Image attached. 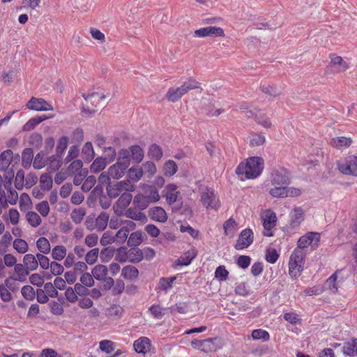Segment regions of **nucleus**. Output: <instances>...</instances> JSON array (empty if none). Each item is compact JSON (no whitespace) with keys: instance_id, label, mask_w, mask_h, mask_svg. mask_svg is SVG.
<instances>
[{"instance_id":"f257e3e1","label":"nucleus","mask_w":357,"mask_h":357,"mask_svg":"<svg viewBox=\"0 0 357 357\" xmlns=\"http://www.w3.org/2000/svg\"><path fill=\"white\" fill-rule=\"evenodd\" d=\"M264 169V160L260 157H251L245 163L241 162L236 169L238 175H244L247 179L258 177Z\"/></svg>"},{"instance_id":"f03ea898","label":"nucleus","mask_w":357,"mask_h":357,"mask_svg":"<svg viewBox=\"0 0 357 357\" xmlns=\"http://www.w3.org/2000/svg\"><path fill=\"white\" fill-rule=\"evenodd\" d=\"M130 164V152L127 149H121L116 163L112 165L108 169L109 176L115 179L122 177Z\"/></svg>"},{"instance_id":"7ed1b4c3","label":"nucleus","mask_w":357,"mask_h":357,"mask_svg":"<svg viewBox=\"0 0 357 357\" xmlns=\"http://www.w3.org/2000/svg\"><path fill=\"white\" fill-rule=\"evenodd\" d=\"M305 254L302 250L295 249L290 256L289 273L291 278L298 277L303 271Z\"/></svg>"},{"instance_id":"20e7f679","label":"nucleus","mask_w":357,"mask_h":357,"mask_svg":"<svg viewBox=\"0 0 357 357\" xmlns=\"http://www.w3.org/2000/svg\"><path fill=\"white\" fill-rule=\"evenodd\" d=\"M337 169L343 174L357 176V156L349 155L338 162Z\"/></svg>"},{"instance_id":"39448f33","label":"nucleus","mask_w":357,"mask_h":357,"mask_svg":"<svg viewBox=\"0 0 357 357\" xmlns=\"http://www.w3.org/2000/svg\"><path fill=\"white\" fill-rule=\"evenodd\" d=\"M201 202L207 209L218 210L220 206L218 199L211 188H206L201 192Z\"/></svg>"},{"instance_id":"423d86ee","label":"nucleus","mask_w":357,"mask_h":357,"mask_svg":"<svg viewBox=\"0 0 357 357\" xmlns=\"http://www.w3.org/2000/svg\"><path fill=\"white\" fill-rule=\"evenodd\" d=\"M254 235L250 229H245L240 233L234 248L238 250H243L248 248L253 242Z\"/></svg>"},{"instance_id":"0eeeda50","label":"nucleus","mask_w":357,"mask_h":357,"mask_svg":"<svg viewBox=\"0 0 357 357\" xmlns=\"http://www.w3.org/2000/svg\"><path fill=\"white\" fill-rule=\"evenodd\" d=\"M271 181L273 185H288L291 182L289 173L284 169L275 170L271 174Z\"/></svg>"},{"instance_id":"6e6552de","label":"nucleus","mask_w":357,"mask_h":357,"mask_svg":"<svg viewBox=\"0 0 357 357\" xmlns=\"http://www.w3.org/2000/svg\"><path fill=\"white\" fill-rule=\"evenodd\" d=\"M132 199V195L130 192H123L116 202L113 206V210L117 215H121L129 206Z\"/></svg>"},{"instance_id":"1a4fd4ad","label":"nucleus","mask_w":357,"mask_h":357,"mask_svg":"<svg viewBox=\"0 0 357 357\" xmlns=\"http://www.w3.org/2000/svg\"><path fill=\"white\" fill-rule=\"evenodd\" d=\"M195 34L197 37H223L225 36L224 30L220 27L206 26L201 28L195 31Z\"/></svg>"},{"instance_id":"9d476101","label":"nucleus","mask_w":357,"mask_h":357,"mask_svg":"<svg viewBox=\"0 0 357 357\" xmlns=\"http://www.w3.org/2000/svg\"><path fill=\"white\" fill-rule=\"evenodd\" d=\"M26 107L36 111H52V106L43 98L32 97L26 104Z\"/></svg>"},{"instance_id":"9b49d317","label":"nucleus","mask_w":357,"mask_h":357,"mask_svg":"<svg viewBox=\"0 0 357 357\" xmlns=\"http://www.w3.org/2000/svg\"><path fill=\"white\" fill-rule=\"evenodd\" d=\"M148 214L149 216L155 222H165L167 220V213L160 206L150 208Z\"/></svg>"},{"instance_id":"f8f14e48","label":"nucleus","mask_w":357,"mask_h":357,"mask_svg":"<svg viewBox=\"0 0 357 357\" xmlns=\"http://www.w3.org/2000/svg\"><path fill=\"white\" fill-rule=\"evenodd\" d=\"M150 340L146 337H141L133 343V347L137 353L145 354L151 348Z\"/></svg>"},{"instance_id":"ddd939ff","label":"nucleus","mask_w":357,"mask_h":357,"mask_svg":"<svg viewBox=\"0 0 357 357\" xmlns=\"http://www.w3.org/2000/svg\"><path fill=\"white\" fill-rule=\"evenodd\" d=\"M177 185L175 184H169L166 186L163 192H165V197L169 204H172L176 202L178 195L180 192L177 190Z\"/></svg>"},{"instance_id":"4468645a","label":"nucleus","mask_w":357,"mask_h":357,"mask_svg":"<svg viewBox=\"0 0 357 357\" xmlns=\"http://www.w3.org/2000/svg\"><path fill=\"white\" fill-rule=\"evenodd\" d=\"M13 158V153L7 149L0 154V171H6Z\"/></svg>"},{"instance_id":"2eb2a0df","label":"nucleus","mask_w":357,"mask_h":357,"mask_svg":"<svg viewBox=\"0 0 357 357\" xmlns=\"http://www.w3.org/2000/svg\"><path fill=\"white\" fill-rule=\"evenodd\" d=\"M303 220H304L303 211L300 207L296 208L290 213V226L292 228L299 226Z\"/></svg>"},{"instance_id":"dca6fc26","label":"nucleus","mask_w":357,"mask_h":357,"mask_svg":"<svg viewBox=\"0 0 357 357\" xmlns=\"http://www.w3.org/2000/svg\"><path fill=\"white\" fill-rule=\"evenodd\" d=\"M137 209V208L135 206L134 208H129L126 211L125 215L132 220H138L144 223L147 222V217L146 215L141 211H138Z\"/></svg>"},{"instance_id":"f3484780","label":"nucleus","mask_w":357,"mask_h":357,"mask_svg":"<svg viewBox=\"0 0 357 357\" xmlns=\"http://www.w3.org/2000/svg\"><path fill=\"white\" fill-rule=\"evenodd\" d=\"M197 251L195 248L186 251L177 259L178 264L181 266L189 265L197 256Z\"/></svg>"},{"instance_id":"a211bd4d","label":"nucleus","mask_w":357,"mask_h":357,"mask_svg":"<svg viewBox=\"0 0 357 357\" xmlns=\"http://www.w3.org/2000/svg\"><path fill=\"white\" fill-rule=\"evenodd\" d=\"M14 271L16 274V275H14L15 280L21 282H24L26 280V276L29 274L30 271L22 264H15Z\"/></svg>"},{"instance_id":"6ab92c4d","label":"nucleus","mask_w":357,"mask_h":357,"mask_svg":"<svg viewBox=\"0 0 357 357\" xmlns=\"http://www.w3.org/2000/svg\"><path fill=\"white\" fill-rule=\"evenodd\" d=\"M331 67L334 68V71L338 73L345 71L349 68V65L341 56H336L331 58Z\"/></svg>"},{"instance_id":"aec40b11","label":"nucleus","mask_w":357,"mask_h":357,"mask_svg":"<svg viewBox=\"0 0 357 357\" xmlns=\"http://www.w3.org/2000/svg\"><path fill=\"white\" fill-rule=\"evenodd\" d=\"M33 159V151L31 148H26L22 153V165L24 169L31 167Z\"/></svg>"},{"instance_id":"412c9836","label":"nucleus","mask_w":357,"mask_h":357,"mask_svg":"<svg viewBox=\"0 0 357 357\" xmlns=\"http://www.w3.org/2000/svg\"><path fill=\"white\" fill-rule=\"evenodd\" d=\"M149 198L142 194H137L133 199V205L137 209L142 211L146 209L150 204Z\"/></svg>"},{"instance_id":"4be33fe9","label":"nucleus","mask_w":357,"mask_h":357,"mask_svg":"<svg viewBox=\"0 0 357 357\" xmlns=\"http://www.w3.org/2000/svg\"><path fill=\"white\" fill-rule=\"evenodd\" d=\"M130 158L137 164L141 162L144 158V151L138 145H132L130 147Z\"/></svg>"},{"instance_id":"5701e85b","label":"nucleus","mask_w":357,"mask_h":357,"mask_svg":"<svg viewBox=\"0 0 357 357\" xmlns=\"http://www.w3.org/2000/svg\"><path fill=\"white\" fill-rule=\"evenodd\" d=\"M92 275L94 278L98 281H102L106 277L108 269L107 267L102 264L96 265L92 269Z\"/></svg>"},{"instance_id":"b1692460","label":"nucleus","mask_w":357,"mask_h":357,"mask_svg":"<svg viewBox=\"0 0 357 357\" xmlns=\"http://www.w3.org/2000/svg\"><path fill=\"white\" fill-rule=\"evenodd\" d=\"M128 177L134 182L139 181L144 175V170L142 167L133 166L128 171Z\"/></svg>"},{"instance_id":"393cba45","label":"nucleus","mask_w":357,"mask_h":357,"mask_svg":"<svg viewBox=\"0 0 357 357\" xmlns=\"http://www.w3.org/2000/svg\"><path fill=\"white\" fill-rule=\"evenodd\" d=\"M24 266L28 268L30 271H33L37 269L38 266V260L36 257L32 254H26L23 258Z\"/></svg>"},{"instance_id":"a878e982","label":"nucleus","mask_w":357,"mask_h":357,"mask_svg":"<svg viewBox=\"0 0 357 357\" xmlns=\"http://www.w3.org/2000/svg\"><path fill=\"white\" fill-rule=\"evenodd\" d=\"M47 119L48 117L45 115L31 118L23 126L22 130L30 131L33 130L37 125Z\"/></svg>"},{"instance_id":"bb28decb","label":"nucleus","mask_w":357,"mask_h":357,"mask_svg":"<svg viewBox=\"0 0 357 357\" xmlns=\"http://www.w3.org/2000/svg\"><path fill=\"white\" fill-rule=\"evenodd\" d=\"M139 275L138 269L131 265L126 266L123 268L121 275L126 280H132L137 278Z\"/></svg>"},{"instance_id":"cd10ccee","label":"nucleus","mask_w":357,"mask_h":357,"mask_svg":"<svg viewBox=\"0 0 357 357\" xmlns=\"http://www.w3.org/2000/svg\"><path fill=\"white\" fill-rule=\"evenodd\" d=\"M130 261L134 264L139 263L143 259V252L139 248H131L128 252Z\"/></svg>"},{"instance_id":"c85d7f7f","label":"nucleus","mask_w":357,"mask_h":357,"mask_svg":"<svg viewBox=\"0 0 357 357\" xmlns=\"http://www.w3.org/2000/svg\"><path fill=\"white\" fill-rule=\"evenodd\" d=\"M343 353L345 355L354 357L357 355V340H352L345 342L343 347Z\"/></svg>"},{"instance_id":"c756f323","label":"nucleus","mask_w":357,"mask_h":357,"mask_svg":"<svg viewBox=\"0 0 357 357\" xmlns=\"http://www.w3.org/2000/svg\"><path fill=\"white\" fill-rule=\"evenodd\" d=\"M148 155L150 158L158 161L163 155L162 150L158 144H153L149 146Z\"/></svg>"},{"instance_id":"7c9ffc66","label":"nucleus","mask_w":357,"mask_h":357,"mask_svg":"<svg viewBox=\"0 0 357 357\" xmlns=\"http://www.w3.org/2000/svg\"><path fill=\"white\" fill-rule=\"evenodd\" d=\"M82 158L83 159L89 162L92 160L94 157V151L92 144L89 142H86L82 148Z\"/></svg>"},{"instance_id":"2f4dec72","label":"nucleus","mask_w":357,"mask_h":357,"mask_svg":"<svg viewBox=\"0 0 357 357\" xmlns=\"http://www.w3.org/2000/svg\"><path fill=\"white\" fill-rule=\"evenodd\" d=\"M183 93L181 91L180 87L178 88H169L167 92L166 97L167 99L170 102H176L178 100L183 96Z\"/></svg>"},{"instance_id":"473e14b6","label":"nucleus","mask_w":357,"mask_h":357,"mask_svg":"<svg viewBox=\"0 0 357 357\" xmlns=\"http://www.w3.org/2000/svg\"><path fill=\"white\" fill-rule=\"evenodd\" d=\"M107 164L109 163L103 157H98L91 164L90 170L93 173H98L104 169Z\"/></svg>"},{"instance_id":"72a5a7b5","label":"nucleus","mask_w":357,"mask_h":357,"mask_svg":"<svg viewBox=\"0 0 357 357\" xmlns=\"http://www.w3.org/2000/svg\"><path fill=\"white\" fill-rule=\"evenodd\" d=\"M38 250L43 254L47 255L50 252L51 247L49 241L45 237H40L36 241Z\"/></svg>"},{"instance_id":"f704fd0d","label":"nucleus","mask_w":357,"mask_h":357,"mask_svg":"<svg viewBox=\"0 0 357 357\" xmlns=\"http://www.w3.org/2000/svg\"><path fill=\"white\" fill-rule=\"evenodd\" d=\"M277 218L274 213L267 214L263 220V226L265 230L270 231L276 225Z\"/></svg>"},{"instance_id":"c9c22d12","label":"nucleus","mask_w":357,"mask_h":357,"mask_svg":"<svg viewBox=\"0 0 357 357\" xmlns=\"http://www.w3.org/2000/svg\"><path fill=\"white\" fill-rule=\"evenodd\" d=\"M109 220V214L106 212H102L96 220V225L98 231H103Z\"/></svg>"},{"instance_id":"e433bc0d","label":"nucleus","mask_w":357,"mask_h":357,"mask_svg":"<svg viewBox=\"0 0 357 357\" xmlns=\"http://www.w3.org/2000/svg\"><path fill=\"white\" fill-rule=\"evenodd\" d=\"M200 83L196 79L190 78L185 82L181 86V91L183 94L187 93L189 91L199 88Z\"/></svg>"},{"instance_id":"4c0bfd02","label":"nucleus","mask_w":357,"mask_h":357,"mask_svg":"<svg viewBox=\"0 0 357 357\" xmlns=\"http://www.w3.org/2000/svg\"><path fill=\"white\" fill-rule=\"evenodd\" d=\"M269 194L272 197L277 198L287 197V185H275V188L269 190Z\"/></svg>"},{"instance_id":"58836bf2","label":"nucleus","mask_w":357,"mask_h":357,"mask_svg":"<svg viewBox=\"0 0 357 357\" xmlns=\"http://www.w3.org/2000/svg\"><path fill=\"white\" fill-rule=\"evenodd\" d=\"M142 242V234L139 231L132 232L128 240L127 244L129 247H137Z\"/></svg>"},{"instance_id":"ea45409f","label":"nucleus","mask_w":357,"mask_h":357,"mask_svg":"<svg viewBox=\"0 0 357 357\" xmlns=\"http://www.w3.org/2000/svg\"><path fill=\"white\" fill-rule=\"evenodd\" d=\"M177 165L174 160H169L164 164V174L167 176H173L177 171Z\"/></svg>"},{"instance_id":"a19ab883","label":"nucleus","mask_w":357,"mask_h":357,"mask_svg":"<svg viewBox=\"0 0 357 357\" xmlns=\"http://www.w3.org/2000/svg\"><path fill=\"white\" fill-rule=\"evenodd\" d=\"M352 140L351 138L345 137H339L336 138H333L332 139L331 144L333 146L337 148L341 147H348L351 145Z\"/></svg>"},{"instance_id":"79ce46f5","label":"nucleus","mask_w":357,"mask_h":357,"mask_svg":"<svg viewBox=\"0 0 357 357\" xmlns=\"http://www.w3.org/2000/svg\"><path fill=\"white\" fill-rule=\"evenodd\" d=\"M66 255V249L63 245H56L52 249V257L57 261L62 260Z\"/></svg>"},{"instance_id":"37998d69","label":"nucleus","mask_w":357,"mask_h":357,"mask_svg":"<svg viewBox=\"0 0 357 357\" xmlns=\"http://www.w3.org/2000/svg\"><path fill=\"white\" fill-rule=\"evenodd\" d=\"M60 158V157L55 155H53L48 158V169L50 172H54L61 167L62 163Z\"/></svg>"},{"instance_id":"c03bdc74","label":"nucleus","mask_w":357,"mask_h":357,"mask_svg":"<svg viewBox=\"0 0 357 357\" xmlns=\"http://www.w3.org/2000/svg\"><path fill=\"white\" fill-rule=\"evenodd\" d=\"M123 191L121 190V188L119 186V185L115 183H109L107 186V193L109 198H116L121 193L122 194Z\"/></svg>"},{"instance_id":"a18cd8bd","label":"nucleus","mask_w":357,"mask_h":357,"mask_svg":"<svg viewBox=\"0 0 357 357\" xmlns=\"http://www.w3.org/2000/svg\"><path fill=\"white\" fill-rule=\"evenodd\" d=\"M26 217L28 222L33 227H36L41 224L42 220L36 212L29 211L26 213Z\"/></svg>"},{"instance_id":"49530a36","label":"nucleus","mask_w":357,"mask_h":357,"mask_svg":"<svg viewBox=\"0 0 357 357\" xmlns=\"http://www.w3.org/2000/svg\"><path fill=\"white\" fill-rule=\"evenodd\" d=\"M45 154V151H41L36 154L33 162V167L35 169H40L45 166V162L44 160Z\"/></svg>"},{"instance_id":"de8ad7c7","label":"nucleus","mask_w":357,"mask_h":357,"mask_svg":"<svg viewBox=\"0 0 357 357\" xmlns=\"http://www.w3.org/2000/svg\"><path fill=\"white\" fill-rule=\"evenodd\" d=\"M13 248L19 253L24 254L27 252L29 246L27 243L24 240L21 238H16L13 241Z\"/></svg>"},{"instance_id":"09e8293b","label":"nucleus","mask_w":357,"mask_h":357,"mask_svg":"<svg viewBox=\"0 0 357 357\" xmlns=\"http://www.w3.org/2000/svg\"><path fill=\"white\" fill-rule=\"evenodd\" d=\"M144 174H147L148 178H151L157 171L156 166L153 162L147 161L142 165Z\"/></svg>"},{"instance_id":"8fccbe9b","label":"nucleus","mask_w":357,"mask_h":357,"mask_svg":"<svg viewBox=\"0 0 357 357\" xmlns=\"http://www.w3.org/2000/svg\"><path fill=\"white\" fill-rule=\"evenodd\" d=\"M337 278V274L335 273L328 278L325 282V287L328 289L333 293H336L338 289V287L336 283Z\"/></svg>"},{"instance_id":"3c124183","label":"nucleus","mask_w":357,"mask_h":357,"mask_svg":"<svg viewBox=\"0 0 357 357\" xmlns=\"http://www.w3.org/2000/svg\"><path fill=\"white\" fill-rule=\"evenodd\" d=\"M22 296L28 301H33L36 297L34 289L30 285H25L21 289Z\"/></svg>"},{"instance_id":"603ef678","label":"nucleus","mask_w":357,"mask_h":357,"mask_svg":"<svg viewBox=\"0 0 357 357\" xmlns=\"http://www.w3.org/2000/svg\"><path fill=\"white\" fill-rule=\"evenodd\" d=\"M40 183L42 188L50 190L52 187V178L48 174H43L40 178Z\"/></svg>"},{"instance_id":"864d4df0","label":"nucleus","mask_w":357,"mask_h":357,"mask_svg":"<svg viewBox=\"0 0 357 357\" xmlns=\"http://www.w3.org/2000/svg\"><path fill=\"white\" fill-rule=\"evenodd\" d=\"M252 337L253 340H262L266 342L270 339V335L266 331L255 329L252 332Z\"/></svg>"},{"instance_id":"5fc2aeb1","label":"nucleus","mask_w":357,"mask_h":357,"mask_svg":"<svg viewBox=\"0 0 357 357\" xmlns=\"http://www.w3.org/2000/svg\"><path fill=\"white\" fill-rule=\"evenodd\" d=\"M176 279V276L170 278H161L159 281V287L162 290L167 291L172 288L173 282Z\"/></svg>"},{"instance_id":"6e6d98bb","label":"nucleus","mask_w":357,"mask_h":357,"mask_svg":"<svg viewBox=\"0 0 357 357\" xmlns=\"http://www.w3.org/2000/svg\"><path fill=\"white\" fill-rule=\"evenodd\" d=\"M68 140V138L66 136H63L59 139L56 146V154L55 155L61 157V155L67 148Z\"/></svg>"},{"instance_id":"4d7b16f0","label":"nucleus","mask_w":357,"mask_h":357,"mask_svg":"<svg viewBox=\"0 0 357 357\" xmlns=\"http://www.w3.org/2000/svg\"><path fill=\"white\" fill-rule=\"evenodd\" d=\"M229 272L225 268V266H219L216 268L215 271V278L218 280L223 282L226 281L228 278Z\"/></svg>"},{"instance_id":"13d9d810","label":"nucleus","mask_w":357,"mask_h":357,"mask_svg":"<svg viewBox=\"0 0 357 357\" xmlns=\"http://www.w3.org/2000/svg\"><path fill=\"white\" fill-rule=\"evenodd\" d=\"M49 306L51 313L54 315L60 316L64 312L63 306L57 301H52L49 303Z\"/></svg>"},{"instance_id":"bf43d9fd","label":"nucleus","mask_w":357,"mask_h":357,"mask_svg":"<svg viewBox=\"0 0 357 357\" xmlns=\"http://www.w3.org/2000/svg\"><path fill=\"white\" fill-rule=\"evenodd\" d=\"M43 143V137L42 135L38 132H33L29 138V144L39 149L41 147Z\"/></svg>"},{"instance_id":"052dcab7","label":"nucleus","mask_w":357,"mask_h":357,"mask_svg":"<svg viewBox=\"0 0 357 357\" xmlns=\"http://www.w3.org/2000/svg\"><path fill=\"white\" fill-rule=\"evenodd\" d=\"M236 225H237L236 222L234 219L229 218V220H227L224 223V225H223L225 234L226 235H229V234L232 235L235 231Z\"/></svg>"},{"instance_id":"680f3d73","label":"nucleus","mask_w":357,"mask_h":357,"mask_svg":"<svg viewBox=\"0 0 357 357\" xmlns=\"http://www.w3.org/2000/svg\"><path fill=\"white\" fill-rule=\"evenodd\" d=\"M99 254L98 248H93L89 252H88L85 257V261L87 264L91 265L93 264L98 259Z\"/></svg>"},{"instance_id":"e2e57ef3","label":"nucleus","mask_w":357,"mask_h":357,"mask_svg":"<svg viewBox=\"0 0 357 357\" xmlns=\"http://www.w3.org/2000/svg\"><path fill=\"white\" fill-rule=\"evenodd\" d=\"M129 234V229L127 227L121 228L116 233L115 241L117 243H123L126 241Z\"/></svg>"},{"instance_id":"0e129e2a","label":"nucleus","mask_w":357,"mask_h":357,"mask_svg":"<svg viewBox=\"0 0 357 357\" xmlns=\"http://www.w3.org/2000/svg\"><path fill=\"white\" fill-rule=\"evenodd\" d=\"M85 213V211L82 208L75 209L71 213V218L75 224H79L82 221Z\"/></svg>"},{"instance_id":"69168bd1","label":"nucleus","mask_w":357,"mask_h":357,"mask_svg":"<svg viewBox=\"0 0 357 357\" xmlns=\"http://www.w3.org/2000/svg\"><path fill=\"white\" fill-rule=\"evenodd\" d=\"M114 249L108 247L103 248L100 252V259L102 262H107L113 257Z\"/></svg>"},{"instance_id":"338daca9","label":"nucleus","mask_w":357,"mask_h":357,"mask_svg":"<svg viewBox=\"0 0 357 357\" xmlns=\"http://www.w3.org/2000/svg\"><path fill=\"white\" fill-rule=\"evenodd\" d=\"M104 155L103 158L105 159L108 163H111L114 160L116 153L113 147L109 146L105 149Z\"/></svg>"},{"instance_id":"774afa93","label":"nucleus","mask_w":357,"mask_h":357,"mask_svg":"<svg viewBox=\"0 0 357 357\" xmlns=\"http://www.w3.org/2000/svg\"><path fill=\"white\" fill-rule=\"evenodd\" d=\"M48 296L55 298L58 296L59 292L52 282H47L44 284V289Z\"/></svg>"}]
</instances>
